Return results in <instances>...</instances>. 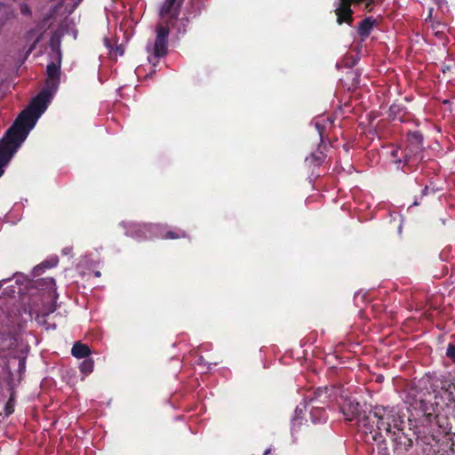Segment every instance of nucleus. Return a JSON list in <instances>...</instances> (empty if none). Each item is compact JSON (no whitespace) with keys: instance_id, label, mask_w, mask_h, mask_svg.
Returning <instances> with one entry per match:
<instances>
[{"instance_id":"1","label":"nucleus","mask_w":455,"mask_h":455,"mask_svg":"<svg viewBox=\"0 0 455 455\" xmlns=\"http://www.w3.org/2000/svg\"><path fill=\"white\" fill-rule=\"evenodd\" d=\"M365 435H371L374 442L383 441V433L396 444L411 446L412 441L404 434L403 415L395 406L376 405L370 411L369 416L361 419Z\"/></svg>"},{"instance_id":"2","label":"nucleus","mask_w":455,"mask_h":455,"mask_svg":"<svg viewBox=\"0 0 455 455\" xmlns=\"http://www.w3.org/2000/svg\"><path fill=\"white\" fill-rule=\"evenodd\" d=\"M184 1L164 0L160 7L159 15L162 21L156 27V39L152 49L153 55L156 59L163 58L168 53L170 27H175Z\"/></svg>"},{"instance_id":"3","label":"nucleus","mask_w":455,"mask_h":455,"mask_svg":"<svg viewBox=\"0 0 455 455\" xmlns=\"http://www.w3.org/2000/svg\"><path fill=\"white\" fill-rule=\"evenodd\" d=\"M407 140L410 143L411 148H407L403 156L399 157V149L392 151L391 156L395 158L394 162L395 164L403 163L404 165L411 167L417 164L422 158L419 154L422 150L423 135L419 131L408 132Z\"/></svg>"},{"instance_id":"4","label":"nucleus","mask_w":455,"mask_h":455,"mask_svg":"<svg viewBox=\"0 0 455 455\" xmlns=\"http://www.w3.org/2000/svg\"><path fill=\"white\" fill-rule=\"evenodd\" d=\"M53 93L54 92L49 89H43L20 115L32 123V125H36L37 119L46 110Z\"/></svg>"},{"instance_id":"5","label":"nucleus","mask_w":455,"mask_h":455,"mask_svg":"<svg viewBox=\"0 0 455 455\" xmlns=\"http://www.w3.org/2000/svg\"><path fill=\"white\" fill-rule=\"evenodd\" d=\"M374 2V0H336L334 2V12L337 16V23L339 25L347 23L351 26L354 21L352 4L359 5L364 3V10L370 12L373 9Z\"/></svg>"},{"instance_id":"6","label":"nucleus","mask_w":455,"mask_h":455,"mask_svg":"<svg viewBox=\"0 0 455 455\" xmlns=\"http://www.w3.org/2000/svg\"><path fill=\"white\" fill-rule=\"evenodd\" d=\"M34 126L32 123H29L26 118L19 115L3 139H5L7 142L19 148Z\"/></svg>"},{"instance_id":"7","label":"nucleus","mask_w":455,"mask_h":455,"mask_svg":"<svg viewBox=\"0 0 455 455\" xmlns=\"http://www.w3.org/2000/svg\"><path fill=\"white\" fill-rule=\"evenodd\" d=\"M42 281L45 283L46 289L49 290V293H56V284L55 280L52 277H47L42 279ZM57 298V295H54V299ZM57 308L56 301L53 299L51 302L43 303L40 308H36L33 307H29V315L31 317H35L36 321H39L40 317H45L50 314L53 313Z\"/></svg>"},{"instance_id":"8","label":"nucleus","mask_w":455,"mask_h":455,"mask_svg":"<svg viewBox=\"0 0 455 455\" xmlns=\"http://www.w3.org/2000/svg\"><path fill=\"white\" fill-rule=\"evenodd\" d=\"M341 412L346 421H356V425L359 431L363 433V427L362 426V419L363 416H369L370 411H362L359 403L352 400L346 401L341 406Z\"/></svg>"},{"instance_id":"9","label":"nucleus","mask_w":455,"mask_h":455,"mask_svg":"<svg viewBox=\"0 0 455 455\" xmlns=\"http://www.w3.org/2000/svg\"><path fill=\"white\" fill-rule=\"evenodd\" d=\"M302 409L297 407L295 410V416L291 419V434L295 439L307 435L310 433L309 425L307 424V420L305 419L304 415H302Z\"/></svg>"},{"instance_id":"10","label":"nucleus","mask_w":455,"mask_h":455,"mask_svg":"<svg viewBox=\"0 0 455 455\" xmlns=\"http://www.w3.org/2000/svg\"><path fill=\"white\" fill-rule=\"evenodd\" d=\"M47 79L45 88L52 92L58 90L60 76V56L58 57V61H52L46 67Z\"/></svg>"},{"instance_id":"11","label":"nucleus","mask_w":455,"mask_h":455,"mask_svg":"<svg viewBox=\"0 0 455 455\" xmlns=\"http://www.w3.org/2000/svg\"><path fill=\"white\" fill-rule=\"evenodd\" d=\"M326 145H319L315 152H312L310 156L306 157L305 164L308 168L319 167L323 164L326 158Z\"/></svg>"},{"instance_id":"12","label":"nucleus","mask_w":455,"mask_h":455,"mask_svg":"<svg viewBox=\"0 0 455 455\" xmlns=\"http://www.w3.org/2000/svg\"><path fill=\"white\" fill-rule=\"evenodd\" d=\"M17 149L15 146L7 142L5 139L0 140V162L8 164Z\"/></svg>"},{"instance_id":"13","label":"nucleus","mask_w":455,"mask_h":455,"mask_svg":"<svg viewBox=\"0 0 455 455\" xmlns=\"http://www.w3.org/2000/svg\"><path fill=\"white\" fill-rule=\"evenodd\" d=\"M375 22L376 20L373 18L367 17L359 23L357 33L362 41L365 40L370 36Z\"/></svg>"},{"instance_id":"14","label":"nucleus","mask_w":455,"mask_h":455,"mask_svg":"<svg viewBox=\"0 0 455 455\" xmlns=\"http://www.w3.org/2000/svg\"><path fill=\"white\" fill-rule=\"evenodd\" d=\"M406 113V108L400 103L394 102L388 109V116L393 120H399L400 122H405L404 115Z\"/></svg>"},{"instance_id":"15","label":"nucleus","mask_w":455,"mask_h":455,"mask_svg":"<svg viewBox=\"0 0 455 455\" xmlns=\"http://www.w3.org/2000/svg\"><path fill=\"white\" fill-rule=\"evenodd\" d=\"M91 353L89 346L80 341L76 342L71 349L72 355L78 359L88 358Z\"/></svg>"},{"instance_id":"16","label":"nucleus","mask_w":455,"mask_h":455,"mask_svg":"<svg viewBox=\"0 0 455 455\" xmlns=\"http://www.w3.org/2000/svg\"><path fill=\"white\" fill-rule=\"evenodd\" d=\"M310 417L313 423H321L327 419L328 416L324 408L320 407L318 405H312V409L310 411Z\"/></svg>"},{"instance_id":"17","label":"nucleus","mask_w":455,"mask_h":455,"mask_svg":"<svg viewBox=\"0 0 455 455\" xmlns=\"http://www.w3.org/2000/svg\"><path fill=\"white\" fill-rule=\"evenodd\" d=\"M329 388L327 387H318L313 394V396L310 398V403H314L316 402H320L324 403V400L328 398Z\"/></svg>"},{"instance_id":"18","label":"nucleus","mask_w":455,"mask_h":455,"mask_svg":"<svg viewBox=\"0 0 455 455\" xmlns=\"http://www.w3.org/2000/svg\"><path fill=\"white\" fill-rule=\"evenodd\" d=\"M153 228L152 224H138L133 227V229L132 232H134L136 234V236L138 238H146L147 233L151 232Z\"/></svg>"},{"instance_id":"19","label":"nucleus","mask_w":455,"mask_h":455,"mask_svg":"<svg viewBox=\"0 0 455 455\" xmlns=\"http://www.w3.org/2000/svg\"><path fill=\"white\" fill-rule=\"evenodd\" d=\"M80 371L87 376L93 371L94 369V361L92 358H85L79 366Z\"/></svg>"},{"instance_id":"20","label":"nucleus","mask_w":455,"mask_h":455,"mask_svg":"<svg viewBox=\"0 0 455 455\" xmlns=\"http://www.w3.org/2000/svg\"><path fill=\"white\" fill-rule=\"evenodd\" d=\"M164 239H180V238H187L188 234L186 231L178 228L176 230H170L167 231L163 236Z\"/></svg>"},{"instance_id":"21","label":"nucleus","mask_w":455,"mask_h":455,"mask_svg":"<svg viewBox=\"0 0 455 455\" xmlns=\"http://www.w3.org/2000/svg\"><path fill=\"white\" fill-rule=\"evenodd\" d=\"M446 25L442 22H435L431 25L432 33L438 38L443 39L445 35Z\"/></svg>"},{"instance_id":"22","label":"nucleus","mask_w":455,"mask_h":455,"mask_svg":"<svg viewBox=\"0 0 455 455\" xmlns=\"http://www.w3.org/2000/svg\"><path fill=\"white\" fill-rule=\"evenodd\" d=\"M20 13L25 16L29 17L32 14L30 7L25 3H22L20 4Z\"/></svg>"},{"instance_id":"23","label":"nucleus","mask_w":455,"mask_h":455,"mask_svg":"<svg viewBox=\"0 0 455 455\" xmlns=\"http://www.w3.org/2000/svg\"><path fill=\"white\" fill-rule=\"evenodd\" d=\"M446 356L455 363V345L450 344L446 350Z\"/></svg>"},{"instance_id":"24","label":"nucleus","mask_w":455,"mask_h":455,"mask_svg":"<svg viewBox=\"0 0 455 455\" xmlns=\"http://www.w3.org/2000/svg\"><path fill=\"white\" fill-rule=\"evenodd\" d=\"M445 392H448L449 395L451 396L452 402H455V379L454 382L448 385L447 388L445 389Z\"/></svg>"},{"instance_id":"25","label":"nucleus","mask_w":455,"mask_h":455,"mask_svg":"<svg viewBox=\"0 0 455 455\" xmlns=\"http://www.w3.org/2000/svg\"><path fill=\"white\" fill-rule=\"evenodd\" d=\"M52 266L53 265L50 264L48 261L43 262L41 265L36 266L34 268V273H35V275H39L41 269H43V268H49V267H52Z\"/></svg>"},{"instance_id":"26","label":"nucleus","mask_w":455,"mask_h":455,"mask_svg":"<svg viewBox=\"0 0 455 455\" xmlns=\"http://www.w3.org/2000/svg\"><path fill=\"white\" fill-rule=\"evenodd\" d=\"M315 127L318 132L321 140L323 141V131H324L323 124H320L319 122H315Z\"/></svg>"},{"instance_id":"27","label":"nucleus","mask_w":455,"mask_h":455,"mask_svg":"<svg viewBox=\"0 0 455 455\" xmlns=\"http://www.w3.org/2000/svg\"><path fill=\"white\" fill-rule=\"evenodd\" d=\"M188 22V19H181L180 20V23L182 25V28L180 27L178 28V32L179 33H185L186 32V26H187V23Z\"/></svg>"},{"instance_id":"28","label":"nucleus","mask_w":455,"mask_h":455,"mask_svg":"<svg viewBox=\"0 0 455 455\" xmlns=\"http://www.w3.org/2000/svg\"><path fill=\"white\" fill-rule=\"evenodd\" d=\"M428 194H429V188H428V186H425V188L421 191L420 199H422L423 196H426Z\"/></svg>"},{"instance_id":"29","label":"nucleus","mask_w":455,"mask_h":455,"mask_svg":"<svg viewBox=\"0 0 455 455\" xmlns=\"http://www.w3.org/2000/svg\"><path fill=\"white\" fill-rule=\"evenodd\" d=\"M38 40H39V38H37V39L34 42V44H33L28 48V50L27 51L26 56L29 55V54L32 52V51L35 49L36 44V43L38 42Z\"/></svg>"},{"instance_id":"30","label":"nucleus","mask_w":455,"mask_h":455,"mask_svg":"<svg viewBox=\"0 0 455 455\" xmlns=\"http://www.w3.org/2000/svg\"><path fill=\"white\" fill-rule=\"evenodd\" d=\"M82 0H73V4L70 10V12H73L81 3Z\"/></svg>"},{"instance_id":"31","label":"nucleus","mask_w":455,"mask_h":455,"mask_svg":"<svg viewBox=\"0 0 455 455\" xmlns=\"http://www.w3.org/2000/svg\"><path fill=\"white\" fill-rule=\"evenodd\" d=\"M448 409H451V417L455 420V403L453 402V404L451 407L448 406Z\"/></svg>"},{"instance_id":"32","label":"nucleus","mask_w":455,"mask_h":455,"mask_svg":"<svg viewBox=\"0 0 455 455\" xmlns=\"http://www.w3.org/2000/svg\"><path fill=\"white\" fill-rule=\"evenodd\" d=\"M116 53H119L120 55H123V54H124V49H123V46H122V45H117V46L116 47Z\"/></svg>"},{"instance_id":"33","label":"nucleus","mask_w":455,"mask_h":455,"mask_svg":"<svg viewBox=\"0 0 455 455\" xmlns=\"http://www.w3.org/2000/svg\"><path fill=\"white\" fill-rule=\"evenodd\" d=\"M6 164H4V163L0 162V177L4 174V167Z\"/></svg>"},{"instance_id":"34","label":"nucleus","mask_w":455,"mask_h":455,"mask_svg":"<svg viewBox=\"0 0 455 455\" xmlns=\"http://www.w3.org/2000/svg\"><path fill=\"white\" fill-rule=\"evenodd\" d=\"M419 204V202L418 201V198L413 202L412 206H417Z\"/></svg>"},{"instance_id":"35","label":"nucleus","mask_w":455,"mask_h":455,"mask_svg":"<svg viewBox=\"0 0 455 455\" xmlns=\"http://www.w3.org/2000/svg\"><path fill=\"white\" fill-rule=\"evenodd\" d=\"M269 452H270V449H267L264 451L263 455H268Z\"/></svg>"},{"instance_id":"36","label":"nucleus","mask_w":455,"mask_h":455,"mask_svg":"<svg viewBox=\"0 0 455 455\" xmlns=\"http://www.w3.org/2000/svg\"><path fill=\"white\" fill-rule=\"evenodd\" d=\"M95 275H96V276H100V273L99 271H97V272L95 273Z\"/></svg>"},{"instance_id":"37","label":"nucleus","mask_w":455,"mask_h":455,"mask_svg":"<svg viewBox=\"0 0 455 455\" xmlns=\"http://www.w3.org/2000/svg\"><path fill=\"white\" fill-rule=\"evenodd\" d=\"M30 33H32V30L28 31L27 35H29Z\"/></svg>"},{"instance_id":"38","label":"nucleus","mask_w":455,"mask_h":455,"mask_svg":"<svg viewBox=\"0 0 455 455\" xmlns=\"http://www.w3.org/2000/svg\"><path fill=\"white\" fill-rule=\"evenodd\" d=\"M30 33H32V30L28 31L27 35H29Z\"/></svg>"},{"instance_id":"39","label":"nucleus","mask_w":455,"mask_h":455,"mask_svg":"<svg viewBox=\"0 0 455 455\" xmlns=\"http://www.w3.org/2000/svg\"><path fill=\"white\" fill-rule=\"evenodd\" d=\"M30 33H32V30L28 31L27 35H29Z\"/></svg>"},{"instance_id":"40","label":"nucleus","mask_w":455,"mask_h":455,"mask_svg":"<svg viewBox=\"0 0 455 455\" xmlns=\"http://www.w3.org/2000/svg\"><path fill=\"white\" fill-rule=\"evenodd\" d=\"M2 286H3V283H2V282H0V289L2 288Z\"/></svg>"}]
</instances>
